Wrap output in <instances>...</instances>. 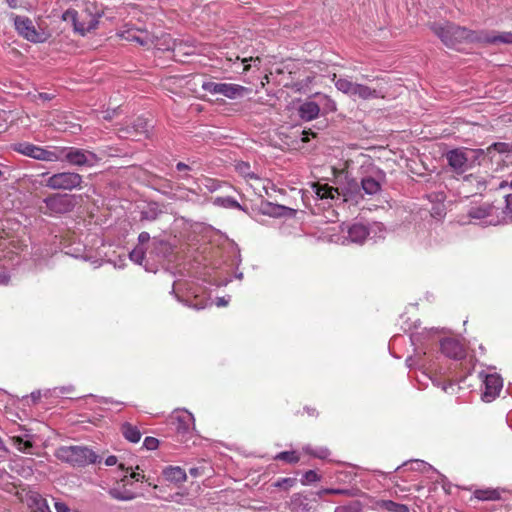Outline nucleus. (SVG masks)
Instances as JSON below:
<instances>
[{"label":"nucleus","instance_id":"nucleus-7","mask_svg":"<svg viewBox=\"0 0 512 512\" xmlns=\"http://www.w3.org/2000/svg\"><path fill=\"white\" fill-rule=\"evenodd\" d=\"M170 423L175 427L180 441L186 442L194 435L195 419L189 411L175 410L170 416Z\"/></svg>","mask_w":512,"mask_h":512},{"label":"nucleus","instance_id":"nucleus-4","mask_svg":"<svg viewBox=\"0 0 512 512\" xmlns=\"http://www.w3.org/2000/svg\"><path fill=\"white\" fill-rule=\"evenodd\" d=\"M55 457L73 467H84L95 464L99 461V456L86 446H61L56 449Z\"/></svg>","mask_w":512,"mask_h":512},{"label":"nucleus","instance_id":"nucleus-38","mask_svg":"<svg viewBox=\"0 0 512 512\" xmlns=\"http://www.w3.org/2000/svg\"><path fill=\"white\" fill-rule=\"evenodd\" d=\"M213 203L220 207L241 209V205L232 197H217Z\"/></svg>","mask_w":512,"mask_h":512},{"label":"nucleus","instance_id":"nucleus-21","mask_svg":"<svg viewBox=\"0 0 512 512\" xmlns=\"http://www.w3.org/2000/svg\"><path fill=\"white\" fill-rule=\"evenodd\" d=\"M450 26H455V24L450 22L438 23L432 26V30L446 46L453 47L455 46V41L453 33L448 32Z\"/></svg>","mask_w":512,"mask_h":512},{"label":"nucleus","instance_id":"nucleus-29","mask_svg":"<svg viewBox=\"0 0 512 512\" xmlns=\"http://www.w3.org/2000/svg\"><path fill=\"white\" fill-rule=\"evenodd\" d=\"M172 292L175 294V297L179 302L196 310L204 309L208 305V300H198L197 295H195L194 299L192 300L190 296H187L186 298L180 296L179 293L175 290V288H173Z\"/></svg>","mask_w":512,"mask_h":512},{"label":"nucleus","instance_id":"nucleus-41","mask_svg":"<svg viewBox=\"0 0 512 512\" xmlns=\"http://www.w3.org/2000/svg\"><path fill=\"white\" fill-rule=\"evenodd\" d=\"M160 213H161V211L156 207V205H151L147 209H145L141 212V219L153 221V220L157 219V217Z\"/></svg>","mask_w":512,"mask_h":512},{"label":"nucleus","instance_id":"nucleus-37","mask_svg":"<svg viewBox=\"0 0 512 512\" xmlns=\"http://www.w3.org/2000/svg\"><path fill=\"white\" fill-rule=\"evenodd\" d=\"M475 497L479 500H497L500 498V494L496 490H489V489H480L476 490L474 493Z\"/></svg>","mask_w":512,"mask_h":512},{"label":"nucleus","instance_id":"nucleus-6","mask_svg":"<svg viewBox=\"0 0 512 512\" xmlns=\"http://www.w3.org/2000/svg\"><path fill=\"white\" fill-rule=\"evenodd\" d=\"M14 27L17 33L32 43H44L46 42L51 34L41 26L36 27L33 21L26 16L12 15Z\"/></svg>","mask_w":512,"mask_h":512},{"label":"nucleus","instance_id":"nucleus-8","mask_svg":"<svg viewBox=\"0 0 512 512\" xmlns=\"http://www.w3.org/2000/svg\"><path fill=\"white\" fill-rule=\"evenodd\" d=\"M201 87L212 95H222L228 99L241 98L249 91L248 88L238 84L213 81H204Z\"/></svg>","mask_w":512,"mask_h":512},{"label":"nucleus","instance_id":"nucleus-1","mask_svg":"<svg viewBox=\"0 0 512 512\" xmlns=\"http://www.w3.org/2000/svg\"><path fill=\"white\" fill-rule=\"evenodd\" d=\"M116 35L120 39L135 42L147 50L175 51L181 45L167 33L162 31L150 32L145 28L135 27L131 24L123 25Z\"/></svg>","mask_w":512,"mask_h":512},{"label":"nucleus","instance_id":"nucleus-19","mask_svg":"<svg viewBox=\"0 0 512 512\" xmlns=\"http://www.w3.org/2000/svg\"><path fill=\"white\" fill-rule=\"evenodd\" d=\"M347 233L348 235L345 240L342 241V244H345L346 241L355 244H362L368 238L369 230L367 229V226L356 223L348 228Z\"/></svg>","mask_w":512,"mask_h":512},{"label":"nucleus","instance_id":"nucleus-52","mask_svg":"<svg viewBox=\"0 0 512 512\" xmlns=\"http://www.w3.org/2000/svg\"><path fill=\"white\" fill-rule=\"evenodd\" d=\"M54 507L56 512H70L69 507L64 502L61 501H55Z\"/></svg>","mask_w":512,"mask_h":512},{"label":"nucleus","instance_id":"nucleus-24","mask_svg":"<svg viewBox=\"0 0 512 512\" xmlns=\"http://www.w3.org/2000/svg\"><path fill=\"white\" fill-rule=\"evenodd\" d=\"M487 179L481 175L470 174L464 178L463 186L468 188H475V194L481 193L487 187Z\"/></svg>","mask_w":512,"mask_h":512},{"label":"nucleus","instance_id":"nucleus-3","mask_svg":"<svg viewBox=\"0 0 512 512\" xmlns=\"http://www.w3.org/2000/svg\"><path fill=\"white\" fill-rule=\"evenodd\" d=\"M332 81L338 91L349 96L353 100H372L384 98L385 92L381 88H375L366 84L357 83L350 78L337 77L333 74Z\"/></svg>","mask_w":512,"mask_h":512},{"label":"nucleus","instance_id":"nucleus-63","mask_svg":"<svg viewBox=\"0 0 512 512\" xmlns=\"http://www.w3.org/2000/svg\"><path fill=\"white\" fill-rule=\"evenodd\" d=\"M506 146L505 143H494L492 145V147H494L496 150H498L499 152H503L504 151V147Z\"/></svg>","mask_w":512,"mask_h":512},{"label":"nucleus","instance_id":"nucleus-45","mask_svg":"<svg viewBox=\"0 0 512 512\" xmlns=\"http://www.w3.org/2000/svg\"><path fill=\"white\" fill-rule=\"evenodd\" d=\"M383 507L390 512H408V508L406 505L398 504L390 500L384 501Z\"/></svg>","mask_w":512,"mask_h":512},{"label":"nucleus","instance_id":"nucleus-43","mask_svg":"<svg viewBox=\"0 0 512 512\" xmlns=\"http://www.w3.org/2000/svg\"><path fill=\"white\" fill-rule=\"evenodd\" d=\"M297 480L296 478H280L276 482L273 483V486L276 488H281L285 490H289L290 488L294 487Z\"/></svg>","mask_w":512,"mask_h":512},{"label":"nucleus","instance_id":"nucleus-54","mask_svg":"<svg viewBox=\"0 0 512 512\" xmlns=\"http://www.w3.org/2000/svg\"><path fill=\"white\" fill-rule=\"evenodd\" d=\"M241 61L244 64L243 71L246 72V71H248L250 69V65L246 64L248 61H253L254 63H256V62L259 63L260 59L258 57H256V58L250 57L249 59L248 58H243Z\"/></svg>","mask_w":512,"mask_h":512},{"label":"nucleus","instance_id":"nucleus-64","mask_svg":"<svg viewBox=\"0 0 512 512\" xmlns=\"http://www.w3.org/2000/svg\"><path fill=\"white\" fill-rule=\"evenodd\" d=\"M10 8L18 7L19 0H5Z\"/></svg>","mask_w":512,"mask_h":512},{"label":"nucleus","instance_id":"nucleus-49","mask_svg":"<svg viewBox=\"0 0 512 512\" xmlns=\"http://www.w3.org/2000/svg\"><path fill=\"white\" fill-rule=\"evenodd\" d=\"M203 185L209 192H215L220 187V183L217 180L211 178H205Z\"/></svg>","mask_w":512,"mask_h":512},{"label":"nucleus","instance_id":"nucleus-61","mask_svg":"<svg viewBox=\"0 0 512 512\" xmlns=\"http://www.w3.org/2000/svg\"><path fill=\"white\" fill-rule=\"evenodd\" d=\"M325 100L327 102V108L330 110V111H335L336 110V103L329 99V98H326L325 97Z\"/></svg>","mask_w":512,"mask_h":512},{"label":"nucleus","instance_id":"nucleus-22","mask_svg":"<svg viewBox=\"0 0 512 512\" xmlns=\"http://www.w3.org/2000/svg\"><path fill=\"white\" fill-rule=\"evenodd\" d=\"M311 188L316 197L321 200H333L340 195L338 188L328 184L312 183Z\"/></svg>","mask_w":512,"mask_h":512},{"label":"nucleus","instance_id":"nucleus-25","mask_svg":"<svg viewBox=\"0 0 512 512\" xmlns=\"http://www.w3.org/2000/svg\"><path fill=\"white\" fill-rule=\"evenodd\" d=\"M61 148L57 146L41 147L38 160L46 162L61 161Z\"/></svg>","mask_w":512,"mask_h":512},{"label":"nucleus","instance_id":"nucleus-56","mask_svg":"<svg viewBox=\"0 0 512 512\" xmlns=\"http://www.w3.org/2000/svg\"><path fill=\"white\" fill-rule=\"evenodd\" d=\"M229 303V298H225V297H218L216 299V305L218 307H224L226 306L227 304Z\"/></svg>","mask_w":512,"mask_h":512},{"label":"nucleus","instance_id":"nucleus-32","mask_svg":"<svg viewBox=\"0 0 512 512\" xmlns=\"http://www.w3.org/2000/svg\"><path fill=\"white\" fill-rule=\"evenodd\" d=\"M13 445L23 453H30L32 448V442L29 439V435L25 434L22 436H13L12 437Z\"/></svg>","mask_w":512,"mask_h":512},{"label":"nucleus","instance_id":"nucleus-12","mask_svg":"<svg viewBox=\"0 0 512 512\" xmlns=\"http://www.w3.org/2000/svg\"><path fill=\"white\" fill-rule=\"evenodd\" d=\"M45 213L64 214L70 212L74 203L70 196L55 194L44 199Z\"/></svg>","mask_w":512,"mask_h":512},{"label":"nucleus","instance_id":"nucleus-59","mask_svg":"<svg viewBox=\"0 0 512 512\" xmlns=\"http://www.w3.org/2000/svg\"><path fill=\"white\" fill-rule=\"evenodd\" d=\"M176 169H177L178 171L191 170L190 166H189V165H187V164H185V163H183V162H178V163L176 164Z\"/></svg>","mask_w":512,"mask_h":512},{"label":"nucleus","instance_id":"nucleus-48","mask_svg":"<svg viewBox=\"0 0 512 512\" xmlns=\"http://www.w3.org/2000/svg\"><path fill=\"white\" fill-rule=\"evenodd\" d=\"M148 123L143 118H137L133 128L136 135L146 134L148 132Z\"/></svg>","mask_w":512,"mask_h":512},{"label":"nucleus","instance_id":"nucleus-28","mask_svg":"<svg viewBox=\"0 0 512 512\" xmlns=\"http://www.w3.org/2000/svg\"><path fill=\"white\" fill-rule=\"evenodd\" d=\"M482 43H505L512 44V33L511 32H502L499 34H490L483 32Z\"/></svg>","mask_w":512,"mask_h":512},{"label":"nucleus","instance_id":"nucleus-30","mask_svg":"<svg viewBox=\"0 0 512 512\" xmlns=\"http://www.w3.org/2000/svg\"><path fill=\"white\" fill-rule=\"evenodd\" d=\"M121 431L124 438L131 443H138L142 436L140 430L128 422L122 424Z\"/></svg>","mask_w":512,"mask_h":512},{"label":"nucleus","instance_id":"nucleus-14","mask_svg":"<svg viewBox=\"0 0 512 512\" xmlns=\"http://www.w3.org/2000/svg\"><path fill=\"white\" fill-rule=\"evenodd\" d=\"M483 378L484 391L482 393V400L485 402H492L499 396L503 387V380L497 373L480 374Z\"/></svg>","mask_w":512,"mask_h":512},{"label":"nucleus","instance_id":"nucleus-17","mask_svg":"<svg viewBox=\"0 0 512 512\" xmlns=\"http://www.w3.org/2000/svg\"><path fill=\"white\" fill-rule=\"evenodd\" d=\"M441 352L452 359L460 360L465 357V350L462 344L451 338L444 339L440 342Z\"/></svg>","mask_w":512,"mask_h":512},{"label":"nucleus","instance_id":"nucleus-31","mask_svg":"<svg viewBox=\"0 0 512 512\" xmlns=\"http://www.w3.org/2000/svg\"><path fill=\"white\" fill-rule=\"evenodd\" d=\"M404 466H408L410 470L420 471V472H428L430 470H433V467L430 464L426 463L423 460L415 459V460H410V461L404 462L402 465L396 467L395 471L400 470Z\"/></svg>","mask_w":512,"mask_h":512},{"label":"nucleus","instance_id":"nucleus-62","mask_svg":"<svg viewBox=\"0 0 512 512\" xmlns=\"http://www.w3.org/2000/svg\"><path fill=\"white\" fill-rule=\"evenodd\" d=\"M38 97L43 101H49L52 99V95L48 93H39Z\"/></svg>","mask_w":512,"mask_h":512},{"label":"nucleus","instance_id":"nucleus-9","mask_svg":"<svg viewBox=\"0 0 512 512\" xmlns=\"http://www.w3.org/2000/svg\"><path fill=\"white\" fill-rule=\"evenodd\" d=\"M61 161H66L73 166L92 167L98 161L95 153L76 147H62Z\"/></svg>","mask_w":512,"mask_h":512},{"label":"nucleus","instance_id":"nucleus-60","mask_svg":"<svg viewBox=\"0 0 512 512\" xmlns=\"http://www.w3.org/2000/svg\"><path fill=\"white\" fill-rule=\"evenodd\" d=\"M33 403H36L41 398V391H33L30 395Z\"/></svg>","mask_w":512,"mask_h":512},{"label":"nucleus","instance_id":"nucleus-18","mask_svg":"<svg viewBox=\"0 0 512 512\" xmlns=\"http://www.w3.org/2000/svg\"><path fill=\"white\" fill-rule=\"evenodd\" d=\"M448 32H452L454 35L455 45L457 43H461L464 41L469 42H482L483 32H475L468 30L464 27L460 26H450V30Z\"/></svg>","mask_w":512,"mask_h":512},{"label":"nucleus","instance_id":"nucleus-15","mask_svg":"<svg viewBox=\"0 0 512 512\" xmlns=\"http://www.w3.org/2000/svg\"><path fill=\"white\" fill-rule=\"evenodd\" d=\"M438 329L431 328L429 330L424 329L421 332L415 331L410 333V340L412 345L415 347V355L409 356L406 359V364L409 368L415 367L419 363V355L422 352V346L425 339H430L431 335L437 333Z\"/></svg>","mask_w":512,"mask_h":512},{"label":"nucleus","instance_id":"nucleus-46","mask_svg":"<svg viewBox=\"0 0 512 512\" xmlns=\"http://www.w3.org/2000/svg\"><path fill=\"white\" fill-rule=\"evenodd\" d=\"M319 480H320V476L316 473V471L308 470L303 474V476L301 478V484L309 485V484L315 483Z\"/></svg>","mask_w":512,"mask_h":512},{"label":"nucleus","instance_id":"nucleus-58","mask_svg":"<svg viewBox=\"0 0 512 512\" xmlns=\"http://www.w3.org/2000/svg\"><path fill=\"white\" fill-rule=\"evenodd\" d=\"M117 463V457L114 455L108 456L105 460L107 466H114Z\"/></svg>","mask_w":512,"mask_h":512},{"label":"nucleus","instance_id":"nucleus-36","mask_svg":"<svg viewBox=\"0 0 512 512\" xmlns=\"http://www.w3.org/2000/svg\"><path fill=\"white\" fill-rule=\"evenodd\" d=\"M274 459L278 460V461H284V462H287L289 464H295V463L299 462L300 455L298 454V452H296L294 450H292V451H282V452H279L278 454H276L274 456Z\"/></svg>","mask_w":512,"mask_h":512},{"label":"nucleus","instance_id":"nucleus-53","mask_svg":"<svg viewBox=\"0 0 512 512\" xmlns=\"http://www.w3.org/2000/svg\"><path fill=\"white\" fill-rule=\"evenodd\" d=\"M10 281V276L9 274L2 270L0 271V285H7Z\"/></svg>","mask_w":512,"mask_h":512},{"label":"nucleus","instance_id":"nucleus-10","mask_svg":"<svg viewBox=\"0 0 512 512\" xmlns=\"http://www.w3.org/2000/svg\"><path fill=\"white\" fill-rule=\"evenodd\" d=\"M83 178L75 172H60L49 176L45 186L53 190H73L80 188Z\"/></svg>","mask_w":512,"mask_h":512},{"label":"nucleus","instance_id":"nucleus-55","mask_svg":"<svg viewBox=\"0 0 512 512\" xmlns=\"http://www.w3.org/2000/svg\"><path fill=\"white\" fill-rule=\"evenodd\" d=\"M150 240V235L148 232H141L138 236L139 243L143 244Z\"/></svg>","mask_w":512,"mask_h":512},{"label":"nucleus","instance_id":"nucleus-27","mask_svg":"<svg viewBox=\"0 0 512 512\" xmlns=\"http://www.w3.org/2000/svg\"><path fill=\"white\" fill-rule=\"evenodd\" d=\"M41 146L32 143L23 142L14 145V150L24 156L38 160Z\"/></svg>","mask_w":512,"mask_h":512},{"label":"nucleus","instance_id":"nucleus-33","mask_svg":"<svg viewBox=\"0 0 512 512\" xmlns=\"http://www.w3.org/2000/svg\"><path fill=\"white\" fill-rule=\"evenodd\" d=\"M343 196H344V201H349V200L357 201L358 196L362 197L359 185L355 180L348 182V185L345 189Z\"/></svg>","mask_w":512,"mask_h":512},{"label":"nucleus","instance_id":"nucleus-11","mask_svg":"<svg viewBox=\"0 0 512 512\" xmlns=\"http://www.w3.org/2000/svg\"><path fill=\"white\" fill-rule=\"evenodd\" d=\"M468 216L486 226H495L502 223L499 209L488 203L471 207L468 211Z\"/></svg>","mask_w":512,"mask_h":512},{"label":"nucleus","instance_id":"nucleus-44","mask_svg":"<svg viewBox=\"0 0 512 512\" xmlns=\"http://www.w3.org/2000/svg\"><path fill=\"white\" fill-rule=\"evenodd\" d=\"M129 258L136 264L141 265L145 258V251L142 247H136L129 253Z\"/></svg>","mask_w":512,"mask_h":512},{"label":"nucleus","instance_id":"nucleus-13","mask_svg":"<svg viewBox=\"0 0 512 512\" xmlns=\"http://www.w3.org/2000/svg\"><path fill=\"white\" fill-rule=\"evenodd\" d=\"M386 182V174L381 169H373L369 175L361 179V190L367 195L380 193L382 185Z\"/></svg>","mask_w":512,"mask_h":512},{"label":"nucleus","instance_id":"nucleus-23","mask_svg":"<svg viewBox=\"0 0 512 512\" xmlns=\"http://www.w3.org/2000/svg\"><path fill=\"white\" fill-rule=\"evenodd\" d=\"M320 113L319 105L314 101H305L298 108V114L301 119L311 121L318 117Z\"/></svg>","mask_w":512,"mask_h":512},{"label":"nucleus","instance_id":"nucleus-35","mask_svg":"<svg viewBox=\"0 0 512 512\" xmlns=\"http://www.w3.org/2000/svg\"><path fill=\"white\" fill-rule=\"evenodd\" d=\"M303 451L315 458L322 460L328 459V457L330 456V451L326 447L313 448L311 445H306L303 447Z\"/></svg>","mask_w":512,"mask_h":512},{"label":"nucleus","instance_id":"nucleus-42","mask_svg":"<svg viewBox=\"0 0 512 512\" xmlns=\"http://www.w3.org/2000/svg\"><path fill=\"white\" fill-rule=\"evenodd\" d=\"M292 211V209L283 205H272L266 213L272 216H284L291 214Z\"/></svg>","mask_w":512,"mask_h":512},{"label":"nucleus","instance_id":"nucleus-16","mask_svg":"<svg viewBox=\"0 0 512 512\" xmlns=\"http://www.w3.org/2000/svg\"><path fill=\"white\" fill-rule=\"evenodd\" d=\"M127 476L120 482H116L112 487L107 490L108 495L117 501H131L137 498V494L127 488L125 483Z\"/></svg>","mask_w":512,"mask_h":512},{"label":"nucleus","instance_id":"nucleus-2","mask_svg":"<svg viewBox=\"0 0 512 512\" xmlns=\"http://www.w3.org/2000/svg\"><path fill=\"white\" fill-rule=\"evenodd\" d=\"M101 16L99 8L94 3L87 2L78 6V9H67L62 14V19L71 22L75 32L85 35L96 29Z\"/></svg>","mask_w":512,"mask_h":512},{"label":"nucleus","instance_id":"nucleus-26","mask_svg":"<svg viewBox=\"0 0 512 512\" xmlns=\"http://www.w3.org/2000/svg\"><path fill=\"white\" fill-rule=\"evenodd\" d=\"M163 475L168 481L183 483L187 479L186 472L179 466H169L163 471Z\"/></svg>","mask_w":512,"mask_h":512},{"label":"nucleus","instance_id":"nucleus-50","mask_svg":"<svg viewBox=\"0 0 512 512\" xmlns=\"http://www.w3.org/2000/svg\"><path fill=\"white\" fill-rule=\"evenodd\" d=\"M143 446L147 450H155L159 446V440L154 437H146L144 439Z\"/></svg>","mask_w":512,"mask_h":512},{"label":"nucleus","instance_id":"nucleus-20","mask_svg":"<svg viewBox=\"0 0 512 512\" xmlns=\"http://www.w3.org/2000/svg\"><path fill=\"white\" fill-rule=\"evenodd\" d=\"M26 501L32 512H51L47 500L36 491L28 492Z\"/></svg>","mask_w":512,"mask_h":512},{"label":"nucleus","instance_id":"nucleus-5","mask_svg":"<svg viewBox=\"0 0 512 512\" xmlns=\"http://www.w3.org/2000/svg\"><path fill=\"white\" fill-rule=\"evenodd\" d=\"M484 156L482 149L455 148L445 153L449 167L457 174H463L471 169Z\"/></svg>","mask_w":512,"mask_h":512},{"label":"nucleus","instance_id":"nucleus-39","mask_svg":"<svg viewBox=\"0 0 512 512\" xmlns=\"http://www.w3.org/2000/svg\"><path fill=\"white\" fill-rule=\"evenodd\" d=\"M505 202V210L500 212L502 223L512 222V194L506 196Z\"/></svg>","mask_w":512,"mask_h":512},{"label":"nucleus","instance_id":"nucleus-34","mask_svg":"<svg viewBox=\"0 0 512 512\" xmlns=\"http://www.w3.org/2000/svg\"><path fill=\"white\" fill-rule=\"evenodd\" d=\"M367 229L369 230L368 237L373 240L383 239L386 234V229L384 225L380 222H374L367 226Z\"/></svg>","mask_w":512,"mask_h":512},{"label":"nucleus","instance_id":"nucleus-51","mask_svg":"<svg viewBox=\"0 0 512 512\" xmlns=\"http://www.w3.org/2000/svg\"><path fill=\"white\" fill-rule=\"evenodd\" d=\"M166 500L170 501V502H176V503L181 504V505H186L187 504V499L181 493L172 494L168 498H166Z\"/></svg>","mask_w":512,"mask_h":512},{"label":"nucleus","instance_id":"nucleus-57","mask_svg":"<svg viewBox=\"0 0 512 512\" xmlns=\"http://www.w3.org/2000/svg\"><path fill=\"white\" fill-rule=\"evenodd\" d=\"M130 478H132L136 482H140V481L144 480L145 476L143 474L138 473V472H132L130 474Z\"/></svg>","mask_w":512,"mask_h":512},{"label":"nucleus","instance_id":"nucleus-47","mask_svg":"<svg viewBox=\"0 0 512 512\" xmlns=\"http://www.w3.org/2000/svg\"><path fill=\"white\" fill-rule=\"evenodd\" d=\"M335 512H362V508L358 501H354L348 505L337 507Z\"/></svg>","mask_w":512,"mask_h":512},{"label":"nucleus","instance_id":"nucleus-40","mask_svg":"<svg viewBox=\"0 0 512 512\" xmlns=\"http://www.w3.org/2000/svg\"><path fill=\"white\" fill-rule=\"evenodd\" d=\"M237 172L248 179H258V176L251 171L250 164L247 162H239L236 164Z\"/></svg>","mask_w":512,"mask_h":512}]
</instances>
